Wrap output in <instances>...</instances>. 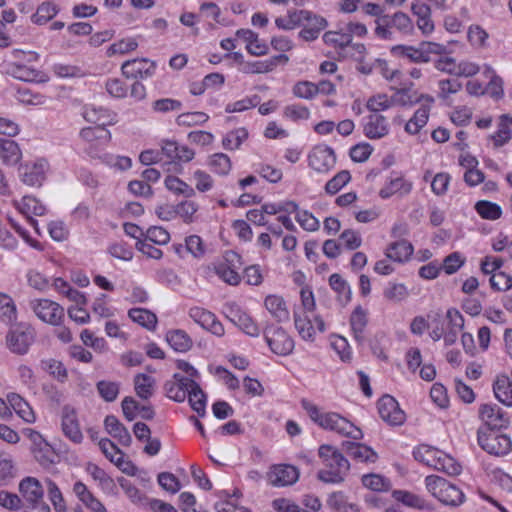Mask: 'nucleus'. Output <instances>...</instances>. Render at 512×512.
<instances>
[{"label":"nucleus","mask_w":512,"mask_h":512,"mask_svg":"<svg viewBox=\"0 0 512 512\" xmlns=\"http://www.w3.org/2000/svg\"><path fill=\"white\" fill-rule=\"evenodd\" d=\"M46 162L26 164L20 168L22 181L30 186H40L45 179Z\"/></svg>","instance_id":"24"},{"label":"nucleus","mask_w":512,"mask_h":512,"mask_svg":"<svg viewBox=\"0 0 512 512\" xmlns=\"http://www.w3.org/2000/svg\"><path fill=\"white\" fill-rule=\"evenodd\" d=\"M19 492L23 498L25 512H50V507L43 501V488L34 477H26L19 483Z\"/></svg>","instance_id":"4"},{"label":"nucleus","mask_w":512,"mask_h":512,"mask_svg":"<svg viewBox=\"0 0 512 512\" xmlns=\"http://www.w3.org/2000/svg\"><path fill=\"white\" fill-rule=\"evenodd\" d=\"M425 485L427 490L446 506L457 507L464 502V493L457 486L440 476H427Z\"/></svg>","instance_id":"3"},{"label":"nucleus","mask_w":512,"mask_h":512,"mask_svg":"<svg viewBox=\"0 0 512 512\" xmlns=\"http://www.w3.org/2000/svg\"><path fill=\"white\" fill-rule=\"evenodd\" d=\"M248 138L245 128H237L228 132L222 139V145L226 150H236Z\"/></svg>","instance_id":"50"},{"label":"nucleus","mask_w":512,"mask_h":512,"mask_svg":"<svg viewBox=\"0 0 512 512\" xmlns=\"http://www.w3.org/2000/svg\"><path fill=\"white\" fill-rule=\"evenodd\" d=\"M299 478L296 467L288 464L275 465L268 473V480L273 486H288L294 484Z\"/></svg>","instance_id":"17"},{"label":"nucleus","mask_w":512,"mask_h":512,"mask_svg":"<svg viewBox=\"0 0 512 512\" xmlns=\"http://www.w3.org/2000/svg\"><path fill=\"white\" fill-rule=\"evenodd\" d=\"M225 309L227 318L243 332L254 337L259 335V328L257 324L237 304H228Z\"/></svg>","instance_id":"12"},{"label":"nucleus","mask_w":512,"mask_h":512,"mask_svg":"<svg viewBox=\"0 0 512 512\" xmlns=\"http://www.w3.org/2000/svg\"><path fill=\"white\" fill-rule=\"evenodd\" d=\"M495 397L504 405L512 407V381L506 375L497 377L493 384Z\"/></svg>","instance_id":"34"},{"label":"nucleus","mask_w":512,"mask_h":512,"mask_svg":"<svg viewBox=\"0 0 512 512\" xmlns=\"http://www.w3.org/2000/svg\"><path fill=\"white\" fill-rule=\"evenodd\" d=\"M104 426L108 434L117 438L124 446H129L132 442V437L128 429L117 419L114 415L106 416Z\"/></svg>","instance_id":"25"},{"label":"nucleus","mask_w":512,"mask_h":512,"mask_svg":"<svg viewBox=\"0 0 512 512\" xmlns=\"http://www.w3.org/2000/svg\"><path fill=\"white\" fill-rule=\"evenodd\" d=\"M475 210L483 218L487 220H497L502 215L501 207L493 202L481 200L475 204Z\"/></svg>","instance_id":"52"},{"label":"nucleus","mask_w":512,"mask_h":512,"mask_svg":"<svg viewBox=\"0 0 512 512\" xmlns=\"http://www.w3.org/2000/svg\"><path fill=\"white\" fill-rule=\"evenodd\" d=\"M301 406L307 412L310 419L321 428L355 440L362 438V431L340 414L335 412L322 413L315 404L306 399H302Z\"/></svg>","instance_id":"1"},{"label":"nucleus","mask_w":512,"mask_h":512,"mask_svg":"<svg viewBox=\"0 0 512 512\" xmlns=\"http://www.w3.org/2000/svg\"><path fill=\"white\" fill-rule=\"evenodd\" d=\"M331 288L337 293V300L342 305H347L351 300V289L347 282L337 273L329 277Z\"/></svg>","instance_id":"42"},{"label":"nucleus","mask_w":512,"mask_h":512,"mask_svg":"<svg viewBox=\"0 0 512 512\" xmlns=\"http://www.w3.org/2000/svg\"><path fill=\"white\" fill-rule=\"evenodd\" d=\"M137 47L138 42L135 38H123L110 45L106 51V55L108 57H112L117 54L124 55L136 50Z\"/></svg>","instance_id":"55"},{"label":"nucleus","mask_w":512,"mask_h":512,"mask_svg":"<svg viewBox=\"0 0 512 512\" xmlns=\"http://www.w3.org/2000/svg\"><path fill=\"white\" fill-rule=\"evenodd\" d=\"M157 64L148 58L126 60L121 65V73L127 79L145 80L154 76Z\"/></svg>","instance_id":"9"},{"label":"nucleus","mask_w":512,"mask_h":512,"mask_svg":"<svg viewBox=\"0 0 512 512\" xmlns=\"http://www.w3.org/2000/svg\"><path fill=\"white\" fill-rule=\"evenodd\" d=\"M134 387L137 396L147 400L154 393L155 379L147 374H137L134 378Z\"/></svg>","instance_id":"44"},{"label":"nucleus","mask_w":512,"mask_h":512,"mask_svg":"<svg viewBox=\"0 0 512 512\" xmlns=\"http://www.w3.org/2000/svg\"><path fill=\"white\" fill-rule=\"evenodd\" d=\"M21 158L18 144L11 139H0V159L7 165L16 164Z\"/></svg>","instance_id":"40"},{"label":"nucleus","mask_w":512,"mask_h":512,"mask_svg":"<svg viewBox=\"0 0 512 512\" xmlns=\"http://www.w3.org/2000/svg\"><path fill=\"white\" fill-rule=\"evenodd\" d=\"M99 395L107 402H113L117 399L120 384L114 381L101 380L96 384Z\"/></svg>","instance_id":"59"},{"label":"nucleus","mask_w":512,"mask_h":512,"mask_svg":"<svg viewBox=\"0 0 512 512\" xmlns=\"http://www.w3.org/2000/svg\"><path fill=\"white\" fill-rule=\"evenodd\" d=\"M323 41L327 45L339 48L342 51L339 53L340 55H343L344 57L348 55L343 52L351 45V38H349V34H347L345 28H341L338 31H327L323 35Z\"/></svg>","instance_id":"39"},{"label":"nucleus","mask_w":512,"mask_h":512,"mask_svg":"<svg viewBox=\"0 0 512 512\" xmlns=\"http://www.w3.org/2000/svg\"><path fill=\"white\" fill-rule=\"evenodd\" d=\"M266 342L271 351L280 356H287L293 352L294 340L281 327H267L264 330Z\"/></svg>","instance_id":"8"},{"label":"nucleus","mask_w":512,"mask_h":512,"mask_svg":"<svg viewBox=\"0 0 512 512\" xmlns=\"http://www.w3.org/2000/svg\"><path fill=\"white\" fill-rule=\"evenodd\" d=\"M344 446L347 453L356 460L370 463H374L377 460V453L362 443L345 442Z\"/></svg>","instance_id":"32"},{"label":"nucleus","mask_w":512,"mask_h":512,"mask_svg":"<svg viewBox=\"0 0 512 512\" xmlns=\"http://www.w3.org/2000/svg\"><path fill=\"white\" fill-rule=\"evenodd\" d=\"M165 186L168 190L176 194H182L186 197H192L195 194V191L191 186L176 176H168L165 179Z\"/></svg>","instance_id":"60"},{"label":"nucleus","mask_w":512,"mask_h":512,"mask_svg":"<svg viewBox=\"0 0 512 512\" xmlns=\"http://www.w3.org/2000/svg\"><path fill=\"white\" fill-rule=\"evenodd\" d=\"M478 444L487 453L495 456L507 455L512 449L511 439L507 435L489 427L478 429Z\"/></svg>","instance_id":"5"},{"label":"nucleus","mask_w":512,"mask_h":512,"mask_svg":"<svg viewBox=\"0 0 512 512\" xmlns=\"http://www.w3.org/2000/svg\"><path fill=\"white\" fill-rule=\"evenodd\" d=\"M387 18L390 25L402 33L408 34L413 29L411 19L403 12H396L392 16L387 15Z\"/></svg>","instance_id":"63"},{"label":"nucleus","mask_w":512,"mask_h":512,"mask_svg":"<svg viewBox=\"0 0 512 512\" xmlns=\"http://www.w3.org/2000/svg\"><path fill=\"white\" fill-rule=\"evenodd\" d=\"M191 380L179 373H175L173 378L164 384L166 396L173 401L183 402L187 397V390Z\"/></svg>","instance_id":"20"},{"label":"nucleus","mask_w":512,"mask_h":512,"mask_svg":"<svg viewBox=\"0 0 512 512\" xmlns=\"http://www.w3.org/2000/svg\"><path fill=\"white\" fill-rule=\"evenodd\" d=\"M351 180V174L348 170H342L338 172L333 178H331L325 185V192L329 195H335L338 193L349 181Z\"/></svg>","instance_id":"58"},{"label":"nucleus","mask_w":512,"mask_h":512,"mask_svg":"<svg viewBox=\"0 0 512 512\" xmlns=\"http://www.w3.org/2000/svg\"><path fill=\"white\" fill-rule=\"evenodd\" d=\"M289 61V57L282 53L272 56L266 60L246 62L242 68V72L246 74H263L273 71L278 65H285Z\"/></svg>","instance_id":"19"},{"label":"nucleus","mask_w":512,"mask_h":512,"mask_svg":"<svg viewBox=\"0 0 512 512\" xmlns=\"http://www.w3.org/2000/svg\"><path fill=\"white\" fill-rule=\"evenodd\" d=\"M413 245L407 240L396 241L388 246L385 255L396 262H405L413 254Z\"/></svg>","instance_id":"30"},{"label":"nucleus","mask_w":512,"mask_h":512,"mask_svg":"<svg viewBox=\"0 0 512 512\" xmlns=\"http://www.w3.org/2000/svg\"><path fill=\"white\" fill-rule=\"evenodd\" d=\"M328 505L337 512H359L354 503H349L342 492H334L328 499Z\"/></svg>","instance_id":"51"},{"label":"nucleus","mask_w":512,"mask_h":512,"mask_svg":"<svg viewBox=\"0 0 512 512\" xmlns=\"http://www.w3.org/2000/svg\"><path fill=\"white\" fill-rule=\"evenodd\" d=\"M31 439L33 441L32 452L34 458L41 466L48 468L56 463L58 454L55 452L53 447L42 438L39 433H31Z\"/></svg>","instance_id":"13"},{"label":"nucleus","mask_w":512,"mask_h":512,"mask_svg":"<svg viewBox=\"0 0 512 512\" xmlns=\"http://www.w3.org/2000/svg\"><path fill=\"white\" fill-rule=\"evenodd\" d=\"M208 166L214 173L225 176L230 172L232 163L226 154L215 153L209 157Z\"/></svg>","instance_id":"47"},{"label":"nucleus","mask_w":512,"mask_h":512,"mask_svg":"<svg viewBox=\"0 0 512 512\" xmlns=\"http://www.w3.org/2000/svg\"><path fill=\"white\" fill-rule=\"evenodd\" d=\"M259 103H260V97L258 95H253L251 97H245V98L235 101L233 103H228L225 106V112L226 113L243 112L248 109L256 107Z\"/></svg>","instance_id":"61"},{"label":"nucleus","mask_w":512,"mask_h":512,"mask_svg":"<svg viewBox=\"0 0 512 512\" xmlns=\"http://www.w3.org/2000/svg\"><path fill=\"white\" fill-rule=\"evenodd\" d=\"M411 189L412 184L399 177L391 180L386 187L382 188L379 192V195L382 198H388L397 192L407 194L411 191Z\"/></svg>","instance_id":"57"},{"label":"nucleus","mask_w":512,"mask_h":512,"mask_svg":"<svg viewBox=\"0 0 512 512\" xmlns=\"http://www.w3.org/2000/svg\"><path fill=\"white\" fill-rule=\"evenodd\" d=\"M34 330L25 325H18L10 329L6 335L7 347L12 353L24 355L34 342Z\"/></svg>","instance_id":"7"},{"label":"nucleus","mask_w":512,"mask_h":512,"mask_svg":"<svg viewBox=\"0 0 512 512\" xmlns=\"http://www.w3.org/2000/svg\"><path fill=\"white\" fill-rule=\"evenodd\" d=\"M318 456L324 466L317 473L320 481L339 484L345 480L350 470V463L336 447L323 444L318 449Z\"/></svg>","instance_id":"2"},{"label":"nucleus","mask_w":512,"mask_h":512,"mask_svg":"<svg viewBox=\"0 0 512 512\" xmlns=\"http://www.w3.org/2000/svg\"><path fill=\"white\" fill-rule=\"evenodd\" d=\"M294 324L300 337L305 341H314L315 329L307 316L294 312Z\"/></svg>","instance_id":"48"},{"label":"nucleus","mask_w":512,"mask_h":512,"mask_svg":"<svg viewBox=\"0 0 512 512\" xmlns=\"http://www.w3.org/2000/svg\"><path fill=\"white\" fill-rule=\"evenodd\" d=\"M380 417L390 425H401L405 421V414L398 402L390 395L382 396L377 403Z\"/></svg>","instance_id":"11"},{"label":"nucleus","mask_w":512,"mask_h":512,"mask_svg":"<svg viewBox=\"0 0 512 512\" xmlns=\"http://www.w3.org/2000/svg\"><path fill=\"white\" fill-rule=\"evenodd\" d=\"M60 9L57 4L51 0L42 2L32 14L31 21L36 25H44L53 19Z\"/></svg>","instance_id":"36"},{"label":"nucleus","mask_w":512,"mask_h":512,"mask_svg":"<svg viewBox=\"0 0 512 512\" xmlns=\"http://www.w3.org/2000/svg\"><path fill=\"white\" fill-rule=\"evenodd\" d=\"M362 484L373 491H387L390 489V481L378 474H368L362 477Z\"/></svg>","instance_id":"62"},{"label":"nucleus","mask_w":512,"mask_h":512,"mask_svg":"<svg viewBox=\"0 0 512 512\" xmlns=\"http://www.w3.org/2000/svg\"><path fill=\"white\" fill-rule=\"evenodd\" d=\"M166 341L171 348L177 352H187L192 347V339L184 331L180 329L168 331Z\"/></svg>","instance_id":"38"},{"label":"nucleus","mask_w":512,"mask_h":512,"mask_svg":"<svg viewBox=\"0 0 512 512\" xmlns=\"http://www.w3.org/2000/svg\"><path fill=\"white\" fill-rule=\"evenodd\" d=\"M215 273L221 278L224 282L229 285H238L241 281L240 274L227 262H221L214 265Z\"/></svg>","instance_id":"54"},{"label":"nucleus","mask_w":512,"mask_h":512,"mask_svg":"<svg viewBox=\"0 0 512 512\" xmlns=\"http://www.w3.org/2000/svg\"><path fill=\"white\" fill-rule=\"evenodd\" d=\"M364 135L369 139H381L389 133L387 119L379 113H370L363 127Z\"/></svg>","instance_id":"21"},{"label":"nucleus","mask_w":512,"mask_h":512,"mask_svg":"<svg viewBox=\"0 0 512 512\" xmlns=\"http://www.w3.org/2000/svg\"><path fill=\"white\" fill-rule=\"evenodd\" d=\"M189 316L201 327L210 331L216 336L224 335V327L221 322H219L216 316L201 307H192L189 310Z\"/></svg>","instance_id":"16"},{"label":"nucleus","mask_w":512,"mask_h":512,"mask_svg":"<svg viewBox=\"0 0 512 512\" xmlns=\"http://www.w3.org/2000/svg\"><path fill=\"white\" fill-rule=\"evenodd\" d=\"M512 117L503 114L499 118L497 131L490 136L496 148L502 147L511 139Z\"/></svg>","instance_id":"35"},{"label":"nucleus","mask_w":512,"mask_h":512,"mask_svg":"<svg viewBox=\"0 0 512 512\" xmlns=\"http://www.w3.org/2000/svg\"><path fill=\"white\" fill-rule=\"evenodd\" d=\"M15 207L27 217L31 226L38 232L37 221L31 215L42 216L45 213V206L32 196H24L21 201H13Z\"/></svg>","instance_id":"22"},{"label":"nucleus","mask_w":512,"mask_h":512,"mask_svg":"<svg viewBox=\"0 0 512 512\" xmlns=\"http://www.w3.org/2000/svg\"><path fill=\"white\" fill-rule=\"evenodd\" d=\"M479 414L484 422L482 427L499 430L507 427L509 424V418L506 413L497 405L484 404L480 407Z\"/></svg>","instance_id":"15"},{"label":"nucleus","mask_w":512,"mask_h":512,"mask_svg":"<svg viewBox=\"0 0 512 512\" xmlns=\"http://www.w3.org/2000/svg\"><path fill=\"white\" fill-rule=\"evenodd\" d=\"M62 431L64 435L72 442L79 444L83 440V434L80 430L75 410L70 406H64L62 409Z\"/></svg>","instance_id":"18"},{"label":"nucleus","mask_w":512,"mask_h":512,"mask_svg":"<svg viewBox=\"0 0 512 512\" xmlns=\"http://www.w3.org/2000/svg\"><path fill=\"white\" fill-rule=\"evenodd\" d=\"M129 318L148 330H154L157 325V316L145 308H132L128 311Z\"/></svg>","instance_id":"41"},{"label":"nucleus","mask_w":512,"mask_h":512,"mask_svg":"<svg viewBox=\"0 0 512 512\" xmlns=\"http://www.w3.org/2000/svg\"><path fill=\"white\" fill-rule=\"evenodd\" d=\"M440 453L441 450L429 445L422 444L414 449L413 456L415 460L436 469L439 462Z\"/></svg>","instance_id":"37"},{"label":"nucleus","mask_w":512,"mask_h":512,"mask_svg":"<svg viewBox=\"0 0 512 512\" xmlns=\"http://www.w3.org/2000/svg\"><path fill=\"white\" fill-rule=\"evenodd\" d=\"M29 305L42 322L52 326H60L62 324L65 311L57 302L50 299H35L30 301Z\"/></svg>","instance_id":"6"},{"label":"nucleus","mask_w":512,"mask_h":512,"mask_svg":"<svg viewBox=\"0 0 512 512\" xmlns=\"http://www.w3.org/2000/svg\"><path fill=\"white\" fill-rule=\"evenodd\" d=\"M17 318L16 306L12 298L0 293V319L6 323H12Z\"/></svg>","instance_id":"53"},{"label":"nucleus","mask_w":512,"mask_h":512,"mask_svg":"<svg viewBox=\"0 0 512 512\" xmlns=\"http://www.w3.org/2000/svg\"><path fill=\"white\" fill-rule=\"evenodd\" d=\"M292 93L295 97L310 100L317 95L316 84L310 81H299L293 86Z\"/></svg>","instance_id":"64"},{"label":"nucleus","mask_w":512,"mask_h":512,"mask_svg":"<svg viewBox=\"0 0 512 512\" xmlns=\"http://www.w3.org/2000/svg\"><path fill=\"white\" fill-rule=\"evenodd\" d=\"M392 495L396 501L403 503L407 507L426 511L433 510L432 504L427 502L421 496L412 492L405 490H394Z\"/></svg>","instance_id":"27"},{"label":"nucleus","mask_w":512,"mask_h":512,"mask_svg":"<svg viewBox=\"0 0 512 512\" xmlns=\"http://www.w3.org/2000/svg\"><path fill=\"white\" fill-rule=\"evenodd\" d=\"M327 20L311 11L309 16L303 21L299 36L305 41H313L318 38L320 32L327 27Z\"/></svg>","instance_id":"23"},{"label":"nucleus","mask_w":512,"mask_h":512,"mask_svg":"<svg viewBox=\"0 0 512 512\" xmlns=\"http://www.w3.org/2000/svg\"><path fill=\"white\" fill-rule=\"evenodd\" d=\"M79 137L87 143L100 142L106 144L111 140V133L105 128L102 122L95 127H85L81 129Z\"/></svg>","instance_id":"33"},{"label":"nucleus","mask_w":512,"mask_h":512,"mask_svg":"<svg viewBox=\"0 0 512 512\" xmlns=\"http://www.w3.org/2000/svg\"><path fill=\"white\" fill-rule=\"evenodd\" d=\"M16 475L12 457L0 452V486L7 485Z\"/></svg>","instance_id":"49"},{"label":"nucleus","mask_w":512,"mask_h":512,"mask_svg":"<svg viewBox=\"0 0 512 512\" xmlns=\"http://www.w3.org/2000/svg\"><path fill=\"white\" fill-rule=\"evenodd\" d=\"M436 470L455 476L460 474L462 467L453 457L441 451Z\"/></svg>","instance_id":"56"},{"label":"nucleus","mask_w":512,"mask_h":512,"mask_svg":"<svg viewBox=\"0 0 512 512\" xmlns=\"http://www.w3.org/2000/svg\"><path fill=\"white\" fill-rule=\"evenodd\" d=\"M336 164L334 150L327 145H317L308 154V165L317 173L326 174Z\"/></svg>","instance_id":"10"},{"label":"nucleus","mask_w":512,"mask_h":512,"mask_svg":"<svg viewBox=\"0 0 512 512\" xmlns=\"http://www.w3.org/2000/svg\"><path fill=\"white\" fill-rule=\"evenodd\" d=\"M265 308L278 322H286L290 318L289 310L283 297L268 295L264 301Z\"/></svg>","instance_id":"26"},{"label":"nucleus","mask_w":512,"mask_h":512,"mask_svg":"<svg viewBox=\"0 0 512 512\" xmlns=\"http://www.w3.org/2000/svg\"><path fill=\"white\" fill-rule=\"evenodd\" d=\"M395 52H398L401 56L409 59L411 62L415 63H428L431 61V57H426L422 44L419 47L413 46H396L393 49Z\"/></svg>","instance_id":"46"},{"label":"nucleus","mask_w":512,"mask_h":512,"mask_svg":"<svg viewBox=\"0 0 512 512\" xmlns=\"http://www.w3.org/2000/svg\"><path fill=\"white\" fill-rule=\"evenodd\" d=\"M40 367L43 371L47 372L57 381L64 383L68 378V371L64 364L56 359H43L40 362Z\"/></svg>","instance_id":"43"},{"label":"nucleus","mask_w":512,"mask_h":512,"mask_svg":"<svg viewBox=\"0 0 512 512\" xmlns=\"http://www.w3.org/2000/svg\"><path fill=\"white\" fill-rule=\"evenodd\" d=\"M351 329L358 341L363 339V332L367 325V312L361 307L357 306L350 316Z\"/></svg>","instance_id":"45"},{"label":"nucleus","mask_w":512,"mask_h":512,"mask_svg":"<svg viewBox=\"0 0 512 512\" xmlns=\"http://www.w3.org/2000/svg\"><path fill=\"white\" fill-rule=\"evenodd\" d=\"M73 491L78 499L92 512H106L103 504L94 497L84 483L80 481L76 482Z\"/></svg>","instance_id":"29"},{"label":"nucleus","mask_w":512,"mask_h":512,"mask_svg":"<svg viewBox=\"0 0 512 512\" xmlns=\"http://www.w3.org/2000/svg\"><path fill=\"white\" fill-rule=\"evenodd\" d=\"M187 396L191 408L200 416L205 415L206 394L203 392L199 384L195 380H191Z\"/></svg>","instance_id":"31"},{"label":"nucleus","mask_w":512,"mask_h":512,"mask_svg":"<svg viewBox=\"0 0 512 512\" xmlns=\"http://www.w3.org/2000/svg\"><path fill=\"white\" fill-rule=\"evenodd\" d=\"M420 99H425V101L405 124V131L411 135L417 134L427 124L430 109L434 103V98L428 94H421Z\"/></svg>","instance_id":"14"},{"label":"nucleus","mask_w":512,"mask_h":512,"mask_svg":"<svg viewBox=\"0 0 512 512\" xmlns=\"http://www.w3.org/2000/svg\"><path fill=\"white\" fill-rule=\"evenodd\" d=\"M7 402L15 413L27 423H33L36 419L35 413L29 403L19 394L10 393L7 395Z\"/></svg>","instance_id":"28"}]
</instances>
